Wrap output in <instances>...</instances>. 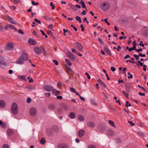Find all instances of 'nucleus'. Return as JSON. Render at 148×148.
I'll use <instances>...</instances> for the list:
<instances>
[{
	"label": "nucleus",
	"instance_id": "62",
	"mask_svg": "<svg viewBox=\"0 0 148 148\" xmlns=\"http://www.w3.org/2000/svg\"><path fill=\"white\" fill-rule=\"evenodd\" d=\"M85 75L87 76L88 78L89 79H90V77L88 73L86 72L85 73Z\"/></svg>",
	"mask_w": 148,
	"mask_h": 148
},
{
	"label": "nucleus",
	"instance_id": "19",
	"mask_svg": "<svg viewBox=\"0 0 148 148\" xmlns=\"http://www.w3.org/2000/svg\"><path fill=\"white\" fill-rule=\"evenodd\" d=\"M69 116L71 119H73L75 118L76 115L75 113L73 112H71L69 114Z\"/></svg>",
	"mask_w": 148,
	"mask_h": 148
},
{
	"label": "nucleus",
	"instance_id": "29",
	"mask_svg": "<svg viewBox=\"0 0 148 148\" xmlns=\"http://www.w3.org/2000/svg\"><path fill=\"white\" fill-rule=\"evenodd\" d=\"M80 3L82 4V7L83 8L86 9V10H87L86 7L85 5V3L83 0H81L80 1Z\"/></svg>",
	"mask_w": 148,
	"mask_h": 148
},
{
	"label": "nucleus",
	"instance_id": "8",
	"mask_svg": "<svg viewBox=\"0 0 148 148\" xmlns=\"http://www.w3.org/2000/svg\"><path fill=\"white\" fill-rule=\"evenodd\" d=\"M84 134L85 131L83 130H79L77 132L78 136L80 138L84 136Z\"/></svg>",
	"mask_w": 148,
	"mask_h": 148
},
{
	"label": "nucleus",
	"instance_id": "38",
	"mask_svg": "<svg viewBox=\"0 0 148 148\" xmlns=\"http://www.w3.org/2000/svg\"><path fill=\"white\" fill-rule=\"evenodd\" d=\"M76 20L79 21L80 23H81L82 21L80 17L79 16H76L75 17Z\"/></svg>",
	"mask_w": 148,
	"mask_h": 148
},
{
	"label": "nucleus",
	"instance_id": "10",
	"mask_svg": "<svg viewBox=\"0 0 148 148\" xmlns=\"http://www.w3.org/2000/svg\"><path fill=\"white\" fill-rule=\"evenodd\" d=\"M98 129L100 132H103L106 130L105 126L104 124H101L99 126Z\"/></svg>",
	"mask_w": 148,
	"mask_h": 148
},
{
	"label": "nucleus",
	"instance_id": "47",
	"mask_svg": "<svg viewBox=\"0 0 148 148\" xmlns=\"http://www.w3.org/2000/svg\"><path fill=\"white\" fill-rule=\"evenodd\" d=\"M45 96L47 97H49L51 95V93L47 92L45 93Z\"/></svg>",
	"mask_w": 148,
	"mask_h": 148
},
{
	"label": "nucleus",
	"instance_id": "28",
	"mask_svg": "<svg viewBox=\"0 0 148 148\" xmlns=\"http://www.w3.org/2000/svg\"><path fill=\"white\" fill-rule=\"evenodd\" d=\"M8 20H9V21L10 22L12 23L15 24H16V22L14 20H13L12 18H11V17H9V18H8Z\"/></svg>",
	"mask_w": 148,
	"mask_h": 148
},
{
	"label": "nucleus",
	"instance_id": "40",
	"mask_svg": "<svg viewBox=\"0 0 148 148\" xmlns=\"http://www.w3.org/2000/svg\"><path fill=\"white\" fill-rule=\"evenodd\" d=\"M25 88L29 90H32L35 88L34 87H32L31 86H29L25 87Z\"/></svg>",
	"mask_w": 148,
	"mask_h": 148
},
{
	"label": "nucleus",
	"instance_id": "48",
	"mask_svg": "<svg viewBox=\"0 0 148 148\" xmlns=\"http://www.w3.org/2000/svg\"><path fill=\"white\" fill-rule=\"evenodd\" d=\"M34 21L36 22H38L39 24H41V22L40 21L38 20L37 19L35 18L34 19Z\"/></svg>",
	"mask_w": 148,
	"mask_h": 148
},
{
	"label": "nucleus",
	"instance_id": "7",
	"mask_svg": "<svg viewBox=\"0 0 148 148\" xmlns=\"http://www.w3.org/2000/svg\"><path fill=\"white\" fill-rule=\"evenodd\" d=\"M14 45L13 44L8 43L6 46L5 49L6 50H9L12 49Z\"/></svg>",
	"mask_w": 148,
	"mask_h": 148
},
{
	"label": "nucleus",
	"instance_id": "23",
	"mask_svg": "<svg viewBox=\"0 0 148 148\" xmlns=\"http://www.w3.org/2000/svg\"><path fill=\"white\" fill-rule=\"evenodd\" d=\"M47 34L48 35H50L52 37V39H54L55 38V37L53 35L52 32L50 30H47Z\"/></svg>",
	"mask_w": 148,
	"mask_h": 148
},
{
	"label": "nucleus",
	"instance_id": "13",
	"mask_svg": "<svg viewBox=\"0 0 148 148\" xmlns=\"http://www.w3.org/2000/svg\"><path fill=\"white\" fill-rule=\"evenodd\" d=\"M29 44L32 45H36V42L34 40L32 39H29L28 41Z\"/></svg>",
	"mask_w": 148,
	"mask_h": 148
},
{
	"label": "nucleus",
	"instance_id": "20",
	"mask_svg": "<svg viewBox=\"0 0 148 148\" xmlns=\"http://www.w3.org/2000/svg\"><path fill=\"white\" fill-rule=\"evenodd\" d=\"M126 88L127 90H129L132 88V86L128 83H127L125 84Z\"/></svg>",
	"mask_w": 148,
	"mask_h": 148
},
{
	"label": "nucleus",
	"instance_id": "21",
	"mask_svg": "<svg viewBox=\"0 0 148 148\" xmlns=\"http://www.w3.org/2000/svg\"><path fill=\"white\" fill-rule=\"evenodd\" d=\"M7 133L8 136H11L14 134L13 132L11 130L8 129L7 130Z\"/></svg>",
	"mask_w": 148,
	"mask_h": 148
},
{
	"label": "nucleus",
	"instance_id": "50",
	"mask_svg": "<svg viewBox=\"0 0 148 148\" xmlns=\"http://www.w3.org/2000/svg\"><path fill=\"white\" fill-rule=\"evenodd\" d=\"M0 31H3V27L2 25V24L1 23H0Z\"/></svg>",
	"mask_w": 148,
	"mask_h": 148
},
{
	"label": "nucleus",
	"instance_id": "59",
	"mask_svg": "<svg viewBox=\"0 0 148 148\" xmlns=\"http://www.w3.org/2000/svg\"><path fill=\"white\" fill-rule=\"evenodd\" d=\"M143 42L142 41H140V43L139 44V45L140 46H142L143 47L144 46V45L143 44H142Z\"/></svg>",
	"mask_w": 148,
	"mask_h": 148
},
{
	"label": "nucleus",
	"instance_id": "30",
	"mask_svg": "<svg viewBox=\"0 0 148 148\" xmlns=\"http://www.w3.org/2000/svg\"><path fill=\"white\" fill-rule=\"evenodd\" d=\"M69 5L70 6L71 8V9H72L73 10L75 11H77V9L75 5H72V4H69Z\"/></svg>",
	"mask_w": 148,
	"mask_h": 148
},
{
	"label": "nucleus",
	"instance_id": "37",
	"mask_svg": "<svg viewBox=\"0 0 148 148\" xmlns=\"http://www.w3.org/2000/svg\"><path fill=\"white\" fill-rule=\"evenodd\" d=\"M138 63L139 64H136V65L138 67H140V65L141 66H143V63L140 62V61H138Z\"/></svg>",
	"mask_w": 148,
	"mask_h": 148
},
{
	"label": "nucleus",
	"instance_id": "5",
	"mask_svg": "<svg viewBox=\"0 0 148 148\" xmlns=\"http://www.w3.org/2000/svg\"><path fill=\"white\" fill-rule=\"evenodd\" d=\"M43 89L47 91H53V88L51 86L46 85L44 86L43 87Z\"/></svg>",
	"mask_w": 148,
	"mask_h": 148
},
{
	"label": "nucleus",
	"instance_id": "12",
	"mask_svg": "<svg viewBox=\"0 0 148 148\" xmlns=\"http://www.w3.org/2000/svg\"><path fill=\"white\" fill-rule=\"evenodd\" d=\"M34 50L37 55H39L41 53V51L39 47H35Z\"/></svg>",
	"mask_w": 148,
	"mask_h": 148
},
{
	"label": "nucleus",
	"instance_id": "45",
	"mask_svg": "<svg viewBox=\"0 0 148 148\" xmlns=\"http://www.w3.org/2000/svg\"><path fill=\"white\" fill-rule=\"evenodd\" d=\"M44 17L45 19L47 20H51V19L50 18H49V16L47 15H45L44 16Z\"/></svg>",
	"mask_w": 148,
	"mask_h": 148
},
{
	"label": "nucleus",
	"instance_id": "57",
	"mask_svg": "<svg viewBox=\"0 0 148 148\" xmlns=\"http://www.w3.org/2000/svg\"><path fill=\"white\" fill-rule=\"evenodd\" d=\"M31 101V99L30 98H28L27 99V102L28 103H30Z\"/></svg>",
	"mask_w": 148,
	"mask_h": 148
},
{
	"label": "nucleus",
	"instance_id": "14",
	"mask_svg": "<svg viewBox=\"0 0 148 148\" xmlns=\"http://www.w3.org/2000/svg\"><path fill=\"white\" fill-rule=\"evenodd\" d=\"M24 60L22 58L20 57L17 60L16 63L20 64H23L24 63Z\"/></svg>",
	"mask_w": 148,
	"mask_h": 148
},
{
	"label": "nucleus",
	"instance_id": "60",
	"mask_svg": "<svg viewBox=\"0 0 148 148\" xmlns=\"http://www.w3.org/2000/svg\"><path fill=\"white\" fill-rule=\"evenodd\" d=\"M19 0H14V3L15 4H17L19 3Z\"/></svg>",
	"mask_w": 148,
	"mask_h": 148
},
{
	"label": "nucleus",
	"instance_id": "44",
	"mask_svg": "<svg viewBox=\"0 0 148 148\" xmlns=\"http://www.w3.org/2000/svg\"><path fill=\"white\" fill-rule=\"evenodd\" d=\"M88 148H96L95 146L92 145H90L88 146Z\"/></svg>",
	"mask_w": 148,
	"mask_h": 148
},
{
	"label": "nucleus",
	"instance_id": "36",
	"mask_svg": "<svg viewBox=\"0 0 148 148\" xmlns=\"http://www.w3.org/2000/svg\"><path fill=\"white\" fill-rule=\"evenodd\" d=\"M40 48L41 49H42V50L43 51V53L44 55L45 56H46L47 54V52L45 51V50L44 49V48L42 47V46H41L40 47Z\"/></svg>",
	"mask_w": 148,
	"mask_h": 148
},
{
	"label": "nucleus",
	"instance_id": "34",
	"mask_svg": "<svg viewBox=\"0 0 148 148\" xmlns=\"http://www.w3.org/2000/svg\"><path fill=\"white\" fill-rule=\"evenodd\" d=\"M8 27L11 29H14L15 30H17V29L15 28V27L13 25H8Z\"/></svg>",
	"mask_w": 148,
	"mask_h": 148
},
{
	"label": "nucleus",
	"instance_id": "6",
	"mask_svg": "<svg viewBox=\"0 0 148 148\" xmlns=\"http://www.w3.org/2000/svg\"><path fill=\"white\" fill-rule=\"evenodd\" d=\"M76 48L79 51H82L83 50V46L79 42H77L75 44Z\"/></svg>",
	"mask_w": 148,
	"mask_h": 148
},
{
	"label": "nucleus",
	"instance_id": "54",
	"mask_svg": "<svg viewBox=\"0 0 148 148\" xmlns=\"http://www.w3.org/2000/svg\"><path fill=\"white\" fill-rule=\"evenodd\" d=\"M128 123H129L131 124L130 125L131 126H134L135 125V124L134 123H133V122L132 121H128Z\"/></svg>",
	"mask_w": 148,
	"mask_h": 148
},
{
	"label": "nucleus",
	"instance_id": "27",
	"mask_svg": "<svg viewBox=\"0 0 148 148\" xmlns=\"http://www.w3.org/2000/svg\"><path fill=\"white\" fill-rule=\"evenodd\" d=\"M52 92L53 93L55 94L56 95H57L60 94V91L57 90H56L53 89Z\"/></svg>",
	"mask_w": 148,
	"mask_h": 148
},
{
	"label": "nucleus",
	"instance_id": "43",
	"mask_svg": "<svg viewBox=\"0 0 148 148\" xmlns=\"http://www.w3.org/2000/svg\"><path fill=\"white\" fill-rule=\"evenodd\" d=\"M133 56L135 57V59L136 60H138L139 59V56L136 55V54H134Z\"/></svg>",
	"mask_w": 148,
	"mask_h": 148
},
{
	"label": "nucleus",
	"instance_id": "63",
	"mask_svg": "<svg viewBox=\"0 0 148 148\" xmlns=\"http://www.w3.org/2000/svg\"><path fill=\"white\" fill-rule=\"evenodd\" d=\"M98 40L102 44H103V41H102V40L100 38H98Z\"/></svg>",
	"mask_w": 148,
	"mask_h": 148
},
{
	"label": "nucleus",
	"instance_id": "15",
	"mask_svg": "<svg viewBox=\"0 0 148 148\" xmlns=\"http://www.w3.org/2000/svg\"><path fill=\"white\" fill-rule=\"evenodd\" d=\"M104 49L105 51L108 54L109 56H111V53L110 52V50L106 46H105L104 47Z\"/></svg>",
	"mask_w": 148,
	"mask_h": 148
},
{
	"label": "nucleus",
	"instance_id": "46",
	"mask_svg": "<svg viewBox=\"0 0 148 148\" xmlns=\"http://www.w3.org/2000/svg\"><path fill=\"white\" fill-rule=\"evenodd\" d=\"M126 104L125 105V106L128 107V106H131V105L130 103H129L128 101H126Z\"/></svg>",
	"mask_w": 148,
	"mask_h": 148
},
{
	"label": "nucleus",
	"instance_id": "1",
	"mask_svg": "<svg viewBox=\"0 0 148 148\" xmlns=\"http://www.w3.org/2000/svg\"><path fill=\"white\" fill-rule=\"evenodd\" d=\"M11 110L14 115H16L18 114V106L15 103H12L11 107Z\"/></svg>",
	"mask_w": 148,
	"mask_h": 148
},
{
	"label": "nucleus",
	"instance_id": "52",
	"mask_svg": "<svg viewBox=\"0 0 148 148\" xmlns=\"http://www.w3.org/2000/svg\"><path fill=\"white\" fill-rule=\"evenodd\" d=\"M3 148H9V146L7 144H4L3 146Z\"/></svg>",
	"mask_w": 148,
	"mask_h": 148
},
{
	"label": "nucleus",
	"instance_id": "25",
	"mask_svg": "<svg viewBox=\"0 0 148 148\" xmlns=\"http://www.w3.org/2000/svg\"><path fill=\"white\" fill-rule=\"evenodd\" d=\"M78 120L80 121H83L84 120V117L82 116L79 115L77 116Z\"/></svg>",
	"mask_w": 148,
	"mask_h": 148
},
{
	"label": "nucleus",
	"instance_id": "49",
	"mask_svg": "<svg viewBox=\"0 0 148 148\" xmlns=\"http://www.w3.org/2000/svg\"><path fill=\"white\" fill-rule=\"evenodd\" d=\"M50 5L52 7V9L53 10H54L55 8V6L53 5V3L52 2H51L50 3Z\"/></svg>",
	"mask_w": 148,
	"mask_h": 148
},
{
	"label": "nucleus",
	"instance_id": "31",
	"mask_svg": "<svg viewBox=\"0 0 148 148\" xmlns=\"http://www.w3.org/2000/svg\"><path fill=\"white\" fill-rule=\"evenodd\" d=\"M65 61L68 65L70 66H71L72 65L71 63L68 59L67 58L66 59H65Z\"/></svg>",
	"mask_w": 148,
	"mask_h": 148
},
{
	"label": "nucleus",
	"instance_id": "53",
	"mask_svg": "<svg viewBox=\"0 0 148 148\" xmlns=\"http://www.w3.org/2000/svg\"><path fill=\"white\" fill-rule=\"evenodd\" d=\"M18 32L22 34H24V32L22 31L21 29H20L18 30Z\"/></svg>",
	"mask_w": 148,
	"mask_h": 148
},
{
	"label": "nucleus",
	"instance_id": "39",
	"mask_svg": "<svg viewBox=\"0 0 148 148\" xmlns=\"http://www.w3.org/2000/svg\"><path fill=\"white\" fill-rule=\"evenodd\" d=\"M67 72L70 75L72 76L73 75V72L71 69L67 71Z\"/></svg>",
	"mask_w": 148,
	"mask_h": 148
},
{
	"label": "nucleus",
	"instance_id": "33",
	"mask_svg": "<svg viewBox=\"0 0 148 148\" xmlns=\"http://www.w3.org/2000/svg\"><path fill=\"white\" fill-rule=\"evenodd\" d=\"M108 123L111 126L114 127H116L114 125V123L113 121L111 120H110L108 121Z\"/></svg>",
	"mask_w": 148,
	"mask_h": 148
},
{
	"label": "nucleus",
	"instance_id": "24",
	"mask_svg": "<svg viewBox=\"0 0 148 148\" xmlns=\"http://www.w3.org/2000/svg\"><path fill=\"white\" fill-rule=\"evenodd\" d=\"M58 148H68L67 146L65 144H60L58 146Z\"/></svg>",
	"mask_w": 148,
	"mask_h": 148
},
{
	"label": "nucleus",
	"instance_id": "26",
	"mask_svg": "<svg viewBox=\"0 0 148 148\" xmlns=\"http://www.w3.org/2000/svg\"><path fill=\"white\" fill-rule=\"evenodd\" d=\"M49 108L50 110H53L56 108V106L54 104L51 103L49 104Z\"/></svg>",
	"mask_w": 148,
	"mask_h": 148
},
{
	"label": "nucleus",
	"instance_id": "35",
	"mask_svg": "<svg viewBox=\"0 0 148 148\" xmlns=\"http://www.w3.org/2000/svg\"><path fill=\"white\" fill-rule=\"evenodd\" d=\"M46 143V140L43 138H42L40 140V143L41 144H44Z\"/></svg>",
	"mask_w": 148,
	"mask_h": 148
},
{
	"label": "nucleus",
	"instance_id": "51",
	"mask_svg": "<svg viewBox=\"0 0 148 148\" xmlns=\"http://www.w3.org/2000/svg\"><path fill=\"white\" fill-rule=\"evenodd\" d=\"M53 62L54 63H55V65H57L59 63L56 60H53Z\"/></svg>",
	"mask_w": 148,
	"mask_h": 148
},
{
	"label": "nucleus",
	"instance_id": "42",
	"mask_svg": "<svg viewBox=\"0 0 148 148\" xmlns=\"http://www.w3.org/2000/svg\"><path fill=\"white\" fill-rule=\"evenodd\" d=\"M70 90L71 92H72L73 93L76 92V91L73 88L71 87L70 88Z\"/></svg>",
	"mask_w": 148,
	"mask_h": 148
},
{
	"label": "nucleus",
	"instance_id": "22",
	"mask_svg": "<svg viewBox=\"0 0 148 148\" xmlns=\"http://www.w3.org/2000/svg\"><path fill=\"white\" fill-rule=\"evenodd\" d=\"M87 125L91 128H93L95 126V124L94 123L90 122L87 123Z\"/></svg>",
	"mask_w": 148,
	"mask_h": 148
},
{
	"label": "nucleus",
	"instance_id": "11",
	"mask_svg": "<svg viewBox=\"0 0 148 148\" xmlns=\"http://www.w3.org/2000/svg\"><path fill=\"white\" fill-rule=\"evenodd\" d=\"M0 63L1 64L5 66L6 65V62L4 58L2 56H0Z\"/></svg>",
	"mask_w": 148,
	"mask_h": 148
},
{
	"label": "nucleus",
	"instance_id": "3",
	"mask_svg": "<svg viewBox=\"0 0 148 148\" xmlns=\"http://www.w3.org/2000/svg\"><path fill=\"white\" fill-rule=\"evenodd\" d=\"M66 54L68 57L72 61H74L75 60V56L71 52L69 51H67Z\"/></svg>",
	"mask_w": 148,
	"mask_h": 148
},
{
	"label": "nucleus",
	"instance_id": "17",
	"mask_svg": "<svg viewBox=\"0 0 148 148\" xmlns=\"http://www.w3.org/2000/svg\"><path fill=\"white\" fill-rule=\"evenodd\" d=\"M107 134L110 136H112L114 135V132L112 130L110 129L107 131Z\"/></svg>",
	"mask_w": 148,
	"mask_h": 148
},
{
	"label": "nucleus",
	"instance_id": "32",
	"mask_svg": "<svg viewBox=\"0 0 148 148\" xmlns=\"http://www.w3.org/2000/svg\"><path fill=\"white\" fill-rule=\"evenodd\" d=\"M52 128L53 130L56 132H58L59 130L58 128V127L56 126H53L52 127Z\"/></svg>",
	"mask_w": 148,
	"mask_h": 148
},
{
	"label": "nucleus",
	"instance_id": "16",
	"mask_svg": "<svg viewBox=\"0 0 148 148\" xmlns=\"http://www.w3.org/2000/svg\"><path fill=\"white\" fill-rule=\"evenodd\" d=\"M97 82L99 84H100V85L102 87H103L104 88L106 87V86L105 85L104 83L102 81H101V79H97Z\"/></svg>",
	"mask_w": 148,
	"mask_h": 148
},
{
	"label": "nucleus",
	"instance_id": "4",
	"mask_svg": "<svg viewBox=\"0 0 148 148\" xmlns=\"http://www.w3.org/2000/svg\"><path fill=\"white\" fill-rule=\"evenodd\" d=\"M29 112L30 115L33 116H35L36 114V110L35 108L33 107L30 108Z\"/></svg>",
	"mask_w": 148,
	"mask_h": 148
},
{
	"label": "nucleus",
	"instance_id": "58",
	"mask_svg": "<svg viewBox=\"0 0 148 148\" xmlns=\"http://www.w3.org/2000/svg\"><path fill=\"white\" fill-rule=\"evenodd\" d=\"M32 5H38V3H35V2H34V1H32Z\"/></svg>",
	"mask_w": 148,
	"mask_h": 148
},
{
	"label": "nucleus",
	"instance_id": "2",
	"mask_svg": "<svg viewBox=\"0 0 148 148\" xmlns=\"http://www.w3.org/2000/svg\"><path fill=\"white\" fill-rule=\"evenodd\" d=\"M110 5L107 1H105L100 5L101 8L103 11H107L109 8Z\"/></svg>",
	"mask_w": 148,
	"mask_h": 148
},
{
	"label": "nucleus",
	"instance_id": "56",
	"mask_svg": "<svg viewBox=\"0 0 148 148\" xmlns=\"http://www.w3.org/2000/svg\"><path fill=\"white\" fill-rule=\"evenodd\" d=\"M104 21H105V22L108 25H110V23L107 21V18L104 19Z\"/></svg>",
	"mask_w": 148,
	"mask_h": 148
},
{
	"label": "nucleus",
	"instance_id": "9",
	"mask_svg": "<svg viewBox=\"0 0 148 148\" xmlns=\"http://www.w3.org/2000/svg\"><path fill=\"white\" fill-rule=\"evenodd\" d=\"M28 55L25 52H23L22 54V58L23 60L27 61L28 60Z\"/></svg>",
	"mask_w": 148,
	"mask_h": 148
},
{
	"label": "nucleus",
	"instance_id": "41",
	"mask_svg": "<svg viewBox=\"0 0 148 148\" xmlns=\"http://www.w3.org/2000/svg\"><path fill=\"white\" fill-rule=\"evenodd\" d=\"M122 92L124 94V95L126 97V98H128V94L126 93L124 91H122Z\"/></svg>",
	"mask_w": 148,
	"mask_h": 148
},
{
	"label": "nucleus",
	"instance_id": "64",
	"mask_svg": "<svg viewBox=\"0 0 148 148\" xmlns=\"http://www.w3.org/2000/svg\"><path fill=\"white\" fill-rule=\"evenodd\" d=\"M111 70L112 71L114 72L116 70V69L113 67H111Z\"/></svg>",
	"mask_w": 148,
	"mask_h": 148
},
{
	"label": "nucleus",
	"instance_id": "18",
	"mask_svg": "<svg viewBox=\"0 0 148 148\" xmlns=\"http://www.w3.org/2000/svg\"><path fill=\"white\" fill-rule=\"evenodd\" d=\"M6 104L4 101L2 100H0V107L4 108Z\"/></svg>",
	"mask_w": 148,
	"mask_h": 148
},
{
	"label": "nucleus",
	"instance_id": "55",
	"mask_svg": "<svg viewBox=\"0 0 148 148\" xmlns=\"http://www.w3.org/2000/svg\"><path fill=\"white\" fill-rule=\"evenodd\" d=\"M1 125L2 128L4 129L6 128V124L5 123H3Z\"/></svg>",
	"mask_w": 148,
	"mask_h": 148
},
{
	"label": "nucleus",
	"instance_id": "61",
	"mask_svg": "<svg viewBox=\"0 0 148 148\" xmlns=\"http://www.w3.org/2000/svg\"><path fill=\"white\" fill-rule=\"evenodd\" d=\"M57 99H62V97L61 96H58L56 97Z\"/></svg>",
	"mask_w": 148,
	"mask_h": 148
}]
</instances>
